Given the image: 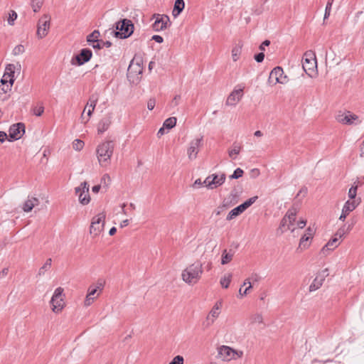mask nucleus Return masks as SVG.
Instances as JSON below:
<instances>
[{
	"label": "nucleus",
	"mask_w": 364,
	"mask_h": 364,
	"mask_svg": "<svg viewBox=\"0 0 364 364\" xmlns=\"http://www.w3.org/2000/svg\"><path fill=\"white\" fill-rule=\"evenodd\" d=\"M203 274V264L196 261L185 269L182 272L183 280L188 284H194L200 279Z\"/></svg>",
	"instance_id": "nucleus-1"
},
{
	"label": "nucleus",
	"mask_w": 364,
	"mask_h": 364,
	"mask_svg": "<svg viewBox=\"0 0 364 364\" xmlns=\"http://www.w3.org/2000/svg\"><path fill=\"white\" fill-rule=\"evenodd\" d=\"M114 143L107 141L100 144L96 150L97 159L101 166H107L113 154Z\"/></svg>",
	"instance_id": "nucleus-2"
},
{
	"label": "nucleus",
	"mask_w": 364,
	"mask_h": 364,
	"mask_svg": "<svg viewBox=\"0 0 364 364\" xmlns=\"http://www.w3.org/2000/svg\"><path fill=\"white\" fill-rule=\"evenodd\" d=\"M114 36L120 39L129 38L134 32V26L131 20L124 18L115 23Z\"/></svg>",
	"instance_id": "nucleus-3"
},
{
	"label": "nucleus",
	"mask_w": 364,
	"mask_h": 364,
	"mask_svg": "<svg viewBox=\"0 0 364 364\" xmlns=\"http://www.w3.org/2000/svg\"><path fill=\"white\" fill-rule=\"evenodd\" d=\"M142 60H137L134 63V59L132 60L129 65L127 70V77L129 81L133 83H138L143 73Z\"/></svg>",
	"instance_id": "nucleus-4"
},
{
	"label": "nucleus",
	"mask_w": 364,
	"mask_h": 364,
	"mask_svg": "<svg viewBox=\"0 0 364 364\" xmlns=\"http://www.w3.org/2000/svg\"><path fill=\"white\" fill-rule=\"evenodd\" d=\"M258 198L257 196H253L250 198L248 200L235 207L232 210H231L226 217V220L230 221L232 219L235 218L243 212H245L249 207H250Z\"/></svg>",
	"instance_id": "nucleus-5"
},
{
	"label": "nucleus",
	"mask_w": 364,
	"mask_h": 364,
	"mask_svg": "<svg viewBox=\"0 0 364 364\" xmlns=\"http://www.w3.org/2000/svg\"><path fill=\"white\" fill-rule=\"evenodd\" d=\"M287 82V77L284 75V70L282 67L274 68L269 74L268 83L270 85H275L277 83L284 84Z\"/></svg>",
	"instance_id": "nucleus-6"
},
{
	"label": "nucleus",
	"mask_w": 364,
	"mask_h": 364,
	"mask_svg": "<svg viewBox=\"0 0 364 364\" xmlns=\"http://www.w3.org/2000/svg\"><path fill=\"white\" fill-rule=\"evenodd\" d=\"M92 57V52L89 48H82L80 53L71 59V64L80 66L90 60Z\"/></svg>",
	"instance_id": "nucleus-7"
},
{
	"label": "nucleus",
	"mask_w": 364,
	"mask_h": 364,
	"mask_svg": "<svg viewBox=\"0 0 364 364\" xmlns=\"http://www.w3.org/2000/svg\"><path fill=\"white\" fill-rule=\"evenodd\" d=\"M226 176L224 173L220 175L216 173L208 176L203 183L205 186L210 189L216 188L225 183Z\"/></svg>",
	"instance_id": "nucleus-8"
},
{
	"label": "nucleus",
	"mask_w": 364,
	"mask_h": 364,
	"mask_svg": "<svg viewBox=\"0 0 364 364\" xmlns=\"http://www.w3.org/2000/svg\"><path fill=\"white\" fill-rule=\"evenodd\" d=\"M105 218V215L103 213H100L92 218L90 228V234L97 236L103 230Z\"/></svg>",
	"instance_id": "nucleus-9"
},
{
	"label": "nucleus",
	"mask_w": 364,
	"mask_h": 364,
	"mask_svg": "<svg viewBox=\"0 0 364 364\" xmlns=\"http://www.w3.org/2000/svg\"><path fill=\"white\" fill-rule=\"evenodd\" d=\"M25 133V124L18 122L11 125L9 129L8 140L14 141L21 138Z\"/></svg>",
	"instance_id": "nucleus-10"
},
{
	"label": "nucleus",
	"mask_w": 364,
	"mask_h": 364,
	"mask_svg": "<svg viewBox=\"0 0 364 364\" xmlns=\"http://www.w3.org/2000/svg\"><path fill=\"white\" fill-rule=\"evenodd\" d=\"M316 64L314 53L311 51L306 52L302 58V67L306 73L310 75L308 71H314V68H316Z\"/></svg>",
	"instance_id": "nucleus-11"
},
{
	"label": "nucleus",
	"mask_w": 364,
	"mask_h": 364,
	"mask_svg": "<svg viewBox=\"0 0 364 364\" xmlns=\"http://www.w3.org/2000/svg\"><path fill=\"white\" fill-rule=\"evenodd\" d=\"M50 16L48 14H44L38 22L36 34L38 38H43L47 36L50 28Z\"/></svg>",
	"instance_id": "nucleus-12"
},
{
	"label": "nucleus",
	"mask_w": 364,
	"mask_h": 364,
	"mask_svg": "<svg viewBox=\"0 0 364 364\" xmlns=\"http://www.w3.org/2000/svg\"><path fill=\"white\" fill-rule=\"evenodd\" d=\"M75 193L78 195L79 201L81 204L87 205L90 203L89 185L86 181L81 183L80 186L75 188Z\"/></svg>",
	"instance_id": "nucleus-13"
},
{
	"label": "nucleus",
	"mask_w": 364,
	"mask_h": 364,
	"mask_svg": "<svg viewBox=\"0 0 364 364\" xmlns=\"http://www.w3.org/2000/svg\"><path fill=\"white\" fill-rule=\"evenodd\" d=\"M218 355L223 360L229 361L232 359H235V355L241 357L243 355V353L242 351L237 353L236 350L229 346H222L218 348Z\"/></svg>",
	"instance_id": "nucleus-14"
},
{
	"label": "nucleus",
	"mask_w": 364,
	"mask_h": 364,
	"mask_svg": "<svg viewBox=\"0 0 364 364\" xmlns=\"http://www.w3.org/2000/svg\"><path fill=\"white\" fill-rule=\"evenodd\" d=\"M154 18L155 21L152 28L155 31L164 30L167 27L168 23L171 24L169 17L167 15L154 14Z\"/></svg>",
	"instance_id": "nucleus-15"
},
{
	"label": "nucleus",
	"mask_w": 364,
	"mask_h": 364,
	"mask_svg": "<svg viewBox=\"0 0 364 364\" xmlns=\"http://www.w3.org/2000/svg\"><path fill=\"white\" fill-rule=\"evenodd\" d=\"M358 117L356 114H352L349 111L346 112H339L336 117V120L343 124H352L353 121L358 119Z\"/></svg>",
	"instance_id": "nucleus-16"
},
{
	"label": "nucleus",
	"mask_w": 364,
	"mask_h": 364,
	"mask_svg": "<svg viewBox=\"0 0 364 364\" xmlns=\"http://www.w3.org/2000/svg\"><path fill=\"white\" fill-rule=\"evenodd\" d=\"M358 204H359V203H356L355 200H347L343 207L342 213L339 217V220L344 221L345 219L346 218L347 215L350 212L354 210L356 208V207L358 205Z\"/></svg>",
	"instance_id": "nucleus-17"
},
{
	"label": "nucleus",
	"mask_w": 364,
	"mask_h": 364,
	"mask_svg": "<svg viewBox=\"0 0 364 364\" xmlns=\"http://www.w3.org/2000/svg\"><path fill=\"white\" fill-rule=\"evenodd\" d=\"M243 95V87L240 89H235L228 97L226 100V105L234 106L237 102L240 100Z\"/></svg>",
	"instance_id": "nucleus-18"
},
{
	"label": "nucleus",
	"mask_w": 364,
	"mask_h": 364,
	"mask_svg": "<svg viewBox=\"0 0 364 364\" xmlns=\"http://www.w3.org/2000/svg\"><path fill=\"white\" fill-rule=\"evenodd\" d=\"M203 140V136L200 139H196L191 141L190 146L188 149V158L191 160H193L196 158L197 154L198 153V148L200 145V143Z\"/></svg>",
	"instance_id": "nucleus-19"
},
{
	"label": "nucleus",
	"mask_w": 364,
	"mask_h": 364,
	"mask_svg": "<svg viewBox=\"0 0 364 364\" xmlns=\"http://www.w3.org/2000/svg\"><path fill=\"white\" fill-rule=\"evenodd\" d=\"M220 306L217 304L213 307L211 311H210L209 314L208 315L206 318V323H204L206 327L210 326L211 324L214 322V318H217L219 316L220 311Z\"/></svg>",
	"instance_id": "nucleus-20"
},
{
	"label": "nucleus",
	"mask_w": 364,
	"mask_h": 364,
	"mask_svg": "<svg viewBox=\"0 0 364 364\" xmlns=\"http://www.w3.org/2000/svg\"><path fill=\"white\" fill-rule=\"evenodd\" d=\"M111 124V117L107 116L103 117L98 123L97 132L98 134H102L108 129Z\"/></svg>",
	"instance_id": "nucleus-21"
},
{
	"label": "nucleus",
	"mask_w": 364,
	"mask_h": 364,
	"mask_svg": "<svg viewBox=\"0 0 364 364\" xmlns=\"http://www.w3.org/2000/svg\"><path fill=\"white\" fill-rule=\"evenodd\" d=\"M314 232V230L310 227L306 229V233L304 234L300 239L299 247L304 249L308 247L309 245L306 243V242H308L309 239L312 238Z\"/></svg>",
	"instance_id": "nucleus-22"
},
{
	"label": "nucleus",
	"mask_w": 364,
	"mask_h": 364,
	"mask_svg": "<svg viewBox=\"0 0 364 364\" xmlns=\"http://www.w3.org/2000/svg\"><path fill=\"white\" fill-rule=\"evenodd\" d=\"M39 203V200L37 198L32 197L25 201L23 205V210L25 212H30L35 205Z\"/></svg>",
	"instance_id": "nucleus-23"
},
{
	"label": "nucleus",
	"mask_w": 364,
	"mask_h": 364,
	"mask_svg": "<svg viewBox=\"0 0 364 364\" xmlns=\"http://www.w3.org/2000/svg\"><path fill=\"white\" fill-rule=\"evenodd\" d=\"M185 8V2L183 0H176L172 11V15L177 17L183 11Z\"/></svg>",
	"instance_id": "nucleus-24"
},
{
	"label": "nucleus",
	"mask_w": 364,
	"mask_h": 364,
	"mask_svg": "<svg viewBox=\"0 0 364 364\" xmlns=\"http://www.w3.org/2000/svg\"><path fill=\"white\" fill-rule=\"evenodd\" d=\"M16 70V65L14 64H8L5 69L4 75L9 77V82L14 84L15 81L14 73Z\"/></svg>",
	"instance_id": "nucleus-25"
},
{
	"label": "nucleus",
	"mask_w": 364,
	"mask_h": 364,
	"mask_svg": "<svg viewBox=\"0 0 364 364\" xmlns=\"http://www.w3.org/2000/svg\"><path fill=\"white\" fill-rule=\"evenodd\" d=\"M338 241L337 237H333L332 239H331L321 249V252L323 253H325L326 251H330L334 250L336 247H338V243H337Z\"/></svg>",
	"instance_id": "nucleus-26"
},
{
	"label": "nucleus",
	"mask_w": 364,
	"mask_h": 364,
	"mask_svg": "<svg viewBox=\"0 0 364 364\" xmlns=\"http://www.w3.org/2000/svg\"><path fill=\"white\" fill-rule=\"evenodd\" d=\"M13 84L9 82V85H0V99L5 101L8 99L7 93L11 90Z\"/></svg>",
	"instance_id": "nucleus-27"
},
{
	"label": "nucleus",
	"mask_w": 364,
	"mask_h": 364,
	"mask_svg": "<svg viewBox=\"0 0 364 364\" xmlns=\"http://www.w3.org/2000/svg\"><path fill=\"white\" fill-rule=\"evenodd\" d=\"M97 101H98V94L94 93V94L91 95L88 100V102L87 103V106L85 107H89V108H92V109H95ZM85 109H86V108H85ZM84 110H85V109H84ZM83 112H85V111H83ZM81 118L84 119V112H82V114L81 115Z\"/></svg>",
	"instance_id": "nucleus-28"
},
{
	"label": "nucleus",
	"mask_w": 364,
	"mask_h": 364,
	"mask_svg": "<svg viewBox=\"0 0 364 364\" xmlns=\"http://www.w3.org/2000/svg\"><path fill=\"white\" fill-rule=\"evenodd\" d=\"M233 256L234 252L231 250L229 252L224 250L222 253L221 264L223 265L228 264L232 259Z\"/></svg>",
	"instance_id": "nucleus-29"
},
{
	"label": "nucleus",
	"mask_w": 364,
	"mask_h": 364,
	"mask_svg": "<svg viewBox=\"0 0 364 364\" xmlns=\"http://www.w3.org/2000/svg\"><path fill=\"white\" fill-rule=\"evenodd\" d=\"M323 282V280H322V278H320L318 275H316V278L309 286V291L311 292L318 289L322 286Z\"/></svg>",
	"instance_id": "nucleus-30"
},
{
	"label": "nucleus",
	"mask_w": 364,
	"mask_h": 364,
	"mask_svg": "<svg viewBox=\"0 0 364 364\" xmlns=\"http://www.w3.org/2000/svg\"><path fill=\"white\" fill-rule=\"evenodd\" d=\"M52 306V311L54 313H59L62 311L64 307L63 299H59L55 301V303H50Z\"/></svg>",
	"instance_id": "nucleus-31"
},
{
	"label": "nucleus",
	"mask_w": 364,
	"mask_h": 364,
	"mask_svg": "<svg viewBox=\"0 0 364 364\" xmlns=\"http://www.w3.org/2000/svg\"><path fill=\"white\" fill-rule=\"evenodd\" d=\"M100 32L99 31L97 30H95L93 31L90 34H89L87 36V41L90 44V43H93V44H95V43H97V41H99V37H100Z\"/></svg>",
	"instance_id": "nucleus-32"
},
{
	"label": "nucleus",
	"mask_w": 364,
	"mask_h": 364,
	"mask_svg": "<svg viewBox=\"0 0 364 364\" xmlns=\"http://www.w3.org/2000/svg\"><path fill=\"white\" fill-rule=\"evenodd\" d=\"M296 209L294 208H292L289 209L284 217H287V221L290 225H293L294 222L296 220Z\"/></svg>",
	"instance_id": "nucleus-33"
},
{
	"label": "nucleus",
	"mask_w": 364,
	"mask_h": 364,
	"mask_svg": "<svg viewBox=\"0 0 364 364\" xmlns=\"http://www.w3.org/2000/svg\"><path fill=\"white\" fill-rule=\"evenodd\" d=\"M291 225H290L287 221V217H284L280 222L279 230H281L282 233L286 231L287 230H291L293 232L294 230V228L291 229Z\"/></svg>",
	"instance_id": "nucleus-34"
},
{
	"label": "nucleus",
	"mask_w": 364,
	"mask_h": 364,
	"mask_svg": "<svg viewBox=\"0 0 364 364\" xmlns=\"http://www.w3.org/2000/svg\"><path fill=\"white\" fill-rule=\"evenodd\" d=\"M103 287H104V283L98 281L96 287H93L91 286L89 288L88 293H87V296L92 297V296H94L95 294V293L97 291L98 289H100V291L102 290Z\"/></svg>",
	"instance_id": "nucleus-35"
},
{
	"label": "nucleus",
	"mask_w": 364,
	"mask_h": 364,
	"mask_svg": "<svg viewBox=\"0 0 364 364\" xmlns=\"http://www.w3.org/2000/svg\"><path fill=\"white\" fill-rule=\"evenodd\" d=\"M176 117H171L164 121L163 126L167 129H171L176 126Z\"/></svg>",
	"instance_id": "nucleus-36"
},
{
	"label": "nucleus",
	"mask_w": 364,
	"mask_h": 364,
	"mask_svg": "<svg viewBox=\"0 0 364 364\" xmlns=\"http://www.w3.org/2000/svg\"><path fill=\"white\" fill-rule=\"evenodd\" d=\"M43 2H44V0H31V6L33 11L35 13L38 12L41 9V7L43 4Z\"/></svg>",
	"instance_id": "nucleus-37"
},
{
	"label": "nucleus",
	"mask_w": 364,
	"mask_h": 364,
	"mask_svg": "<svg viewBox=\"0 0 364 364\" xmlns=\"http://www.w3.org/2000/svg\"><path fill=\"white\" fill-rule=\"evenodd\" d=\"M63 293V288L58 287L57 289H55L50 303H55V301L56 300H58L59 299H63L62 298Z\"/></svg>",
	"instance_id": "nucleus-38"
},
{
	"label": "nucleus",
	"mask_w": 364,
	"mask_h": 364,
	"mask_svg": "<svg viewBox=\"0 0 364 364\" xmlns=\"http://www.w3.org/2000/svg\"><path fill=\"white\" fill-rule=\"evenodd\" d=\"M112 46V43L109 41H103L102 40H100L97 41V43L92 44V48L94 49L100 50L104 46L107 48H109Z\"/></svg>",
	"instance_id": "nucleus-39"
},
{
	"label": "nucleus",
	"mask_w": 364,
	"mask_h": 364,
	"mask_svg": "<svg viewBox=\"0 0 364 364\" xmlns=\"http://www.w3.org/2000/svg\"><path fill=\"white\" fill-rule=\"evenodd\" d=\"M51 264H52V259L51 258L47 259L45 264L39 269L38 275L41 276V275L44 274L45 272L50 268Z\"/></svg>",
	"instance_id": "nucleus-40"
},
{
	"label": "nucleus",
	"mask_w": 364,
	"mask_h": 364,
	"mask_svg": "<svg viewBox=\"0 0 364 364\" xmlns=\"http://www.w3.org/2000/svg\"><path fill=\"white\" fill-rule=\"evenodd\" d=\"M241 49H242V46H236L235 47H234L232 50V60L234 61H237V59L239 58V56L241 53Z\"/></svg>",
	"instance_id": "nucleus-41"
},
{
	"label": "nucleus",
	"mask_w": 364,
	"mask_h": 364,
	"mask_svg": "<svg viewBox=\"0 0 364 364\" xmlns=\"http://www.w3.org/2000/svg\"><path fill=\"white\" fill-rule=\"evenodd\" d=\"M232 274H229L228 276H225L220 279V284L223 288H228L230 283L231 282Z\"/></svg>",
	"instance_id": "nucleus-42"
},
{
	"label": "nucleus",
	"mask_w": 364,
	"mask_h": 364,
	"mask_svg": "<svg viewBox=\"0 0 364 364\" xmlns=\"http://www.w3.org/2000/svg\"><path fill=\"white\" fill-rule=\"evenodd\" d=\"M363 182H358V184L355 186H352L348 191V197L350 199L355 200L356 194H357V188L359 185H361Z\"/></svg>",
	"instance_id": "nucleus-43"
},
{
	"label": "nucleus",
	"mask_w": 364,
	"mask_h": 364,
	"mask_svg": "<svg viewBox=\"0 0 364 364\" xmlns=\"http://www.w3.org/2000/svg\"><path fill=\"white\" fill-rule=\"evenodd\" d=\"M244 171L240 168H237L233 173L229 176L230 179H238L242 176Z\"/></svg>",
	"instance_id": "nucleus-44"
},
{
	"label": "nucleus",
	"mask_w": 364,
	"mask_h": 364,
	"mask_svg": "<svg viewBox=\"0 0 364 364\" xmlns=\"http://www.w3.org/2000/svg\"><path fill=\"white\" fill-rule=\"evenodd\" d=\"M25 51L24 46L21 44L17 45L12 50V54L14 55H18L20 54L23 53Z\"/></svg>",
	"instance_id": "nucleus-45"
},
{
	"label": "nucleus",
	"mask_w": 364,
	"mask_h": 364,
	"mask_svg": "<svg viewBox=\"0 0 364 364\" xmlns=\"http://www.w3.org/2000/svg\"><path fill=\"white\" fill-rule=\"evenodd\" d=\"M43 112H44V107L42 105L35 106L33 108V113L34 115H36L37 117L41 116L42 114L43 113Z\"/></svg>",
	"instance_id": "nucleus-46"
},
{
	"label": "nucleus",
	"mask_w": 364,
	"mask_h": 364,
	"mask_svg": "<svg viewBox=\"0 0 364 364\" xmlns=\"http://www.w3.org/2000/svg\"><path fill=\"white\" fill-rule=\"evenodd\" d=\"M84 146V142L80 139H75L73 143V147L76 151H80Z\"/></svg>",
	"instance_id": "nucleus-47"
},
{
	"label": "nucleus",
	"mask_w": 364,
	"mask_h": 364,
	"mask_svg": "<svg viewBox=\"0 0 364 364\" xmlns=\"http://www.w3.org/2000/svg\"><path fill=\"white\" fill-rule=\"evenodd\" d=\"M333 3V0H328L326 9H325V14H324V19L328 18L330 16L331 6Z\"/></svg>",
	"instance_id": "nucleus-48"
},
{
	"label": "nucleus",
	"mask_w": 364,
	"mask_h": 364,
	"mask_svg": "<svg viewBox=\"0 0 364 364\" xmlns=\"http://www.w3.org/2000/svg\"><path fill=\"white\" fill-rule=\"evenodd\" d=\"M17 18V14L14 11H11L9 13V16L8 18V23L9 25H14V21Z\"/></svg>",
	"instance_id": "nucleus-49"
},
{
	"label": "nucleus",
	"mask_w": 364,
	"mask_h": 364,
	"mask_svg": "<svg viewBox=\"0 0 364 364\" xmlns=\"http://www.w3.org/2000/svg\"><path fill=\"white\" fill-rule=\"evenodd\" d=\"M346 233H347V231L346 230V225H344L337 230L334 237H337L338 240L339 238H341Z\"/></svg>",
	"instance_id": "nucleus-50"
},
{
	"label": "nucleus",
	"mask_w": 364,
	"mask_h": 364,
	"mask_svg": "<svg viewBox=\"0 0 364 364\" xmlns=\"http://www.w3.org/2000/svg\"><path fill=\"white\" fill-rule=\"evenodd\" d=\"M184 359L181 355L175 356L168 364H183Z\"/></svg>",
	"instance_id": "nucleus-51"
},
{
	"label": "nucleus",
	"mask_w": 364,
	"mask_h": 364,
	"mask_svg": "<svg viewBox=\"0 0 364 364\" xmlns=\"http://www.w3.org/2000/svg\"><path fill=\"white\" fill-rule=\"evenodd\" d=\"M241 149V146L236 145L235 144H233V149L230 151H229V156L230 157H232L233 155H237L240 153Z\"/></svg>",
	"instance_id": "nucleus-52"
},
{
	"label": "nucleus",
	"mask_w": 364,
	"mask_h": 364,
	"mask_svg": "<svg viewBox=\"0 0 364 364\" xmlns=\"http://www.w3.org/2000/svg\"><path fill=\"white\" fill-rule=\"evenodd\" d=\"M254 59L257 63H262L264 59V53L263 52H260L259 53H257L254 56Z\"/></svg>",
	"instance_id": "nucleus-53"
},
{
	"label": "nucleus",
	"mask_w": 364,
	"mask_h": 364,
	"mask_svg": "<svg viewBox=\"0 0 364 364\" xmlns=\"http://www.w3.org/2000/svg\"><path fill=\"white\" fill-rule=\"evenodd\" d=\"M156 105V100L154 98H151L147 102V108L149 110H152Z\"/></svg>",
	"instance_id": "nucleus-54"
},
{
	"label": "nucleus",
	"mask_w": 364,
	"mask_h": 364,
	"mask_svg": "<svg viewBox=\"0 0 364 364\" xmlns=\"http://www.w3.org/2000/svg\"><path fill=\"white\" fill-rule=\"evenodd\" d=\"M181 100V95H176L173 99L172 100L171 102V107H176L178 105V102Z\"/></svg>",
	"instance_id": "nucleus-55"
},
{
	"label": "nucleus",
	"mask_w": 364,
	"mask_h": 364,
	"mask_svg": "<svg viewBox=\"0 0 364 364\" xmlns=\"http://www.w3.org/2000/svg\"><path fill=\"white\" fill-rule=\"evenodd\" d=\"M320 278H322V280H325V278L328 276V269L326 268L323 269L321 272L317 274Z\"/></svg>",
	"instance_id": "nucleus-56"
},
{
	"label": "nucleus",
	"mask_w": 364,
	"mask_h": 364,
	"mask_svg": "<svg viewBox=\"0 0 364 364\" xmlns=\"http://www.w3.org/2000/svg\"><path fill=\"white\" fill-rule=\"evenodd\" d=\"M94 299H95L94 297L86 296V298L84 301L85 306H90L93 302Z\"/></svg>",
	"instance_id": "nucleus-57"
},
{
	"label": "nucleus",
	"mask_w": 364,
	"mask_h": 364,
	"mask_svg": "<svg viewBox=\"0 0 364 364\" xmlns=\"http://www.w3.org/2000/svg\"><path fill=\"white\" fill-rule=\"evenodd\" d=\"M6 139H8V135L5 132L0 131V144L5 141Z\"/></svg>",
	"instance_id": "nucleus-58"
},
{
	"label": "nucleus",
	"mask_w": 364,
	"mask_h": 364,
	"mask_svg": "<svg viewBox=\"0 0 364 364\" xmlns=\"http://www.w3.org/2000/svg\"><path fill=\"white\" fill-rule=\"evenodd\" d=\"M151 39L159 43H161L164 41L163 37L159 35H154Z\"/></svg>",
	"instance_id": "nucleus-59"
},
{
	"label": "nucleus",
	"mask_w": 364,
	"mask_h": 364,
	"mask_svg": "<svg viewBox=\"0 0 364 364\" xmlns=\"http://www.w3.org/2000/svg\"><path fill=\"white\" fill-rule=\"evenodd\" d=\"M307 192H308V189L306 186H303L300 191H299V193H297L296 198L299 197L300 196V194H303V196H305L306 194H307Z\"/></svg>",
	"instance_id": "nucleus-60"
},
{
	"label": "nucleus",
	"mask_w": 364,
	"mask_h": 364,
	"mask_svg": "<svg viewBox=\"0 0 364 364\" xmlns=\"http://www.w3.org/2000/svg\"><path fill=\"white\" fill-rule=\"evenodd\" d=\"M9 77L6 76V75L4 74L2 79L0 81V85H9Z\"/></svg>",
	"instance_id": "nucleus-61"
},
{
	"label": "nucleus",
	"mask_w": 364,
	"mask_h": 364,
	"mask_svg": "<svg viewBox=\"0 0 364 364\" xmlns=\"http://www.w3.org/2000/svg\"><path fill=\"white\" fill-rule=\"evenodd\" d=\"M269 44H270V41H269V40H265V41H264L262 43V44L259 46V50H264V47H265V46H269Z\"/></svg>",
	"instance_id": "nucleus-62"
},
{
	"label": "nucleus",
	"mask_w": 364,
	"mask_h": 364,
	"mask_svg": "<svg viewBox=\"0 0 364 364\" xmlns=\"http://www.w3.org/2000/svg\"><path fill=\"white\" fill-rule=\"evenodd\" d=\"M264 11V8H263V6H261L258 8H256L254 11H253V13L255 14V15H260L262 14Z\"/></svg>",
	"instance_id": "nucleus-63"
},
{
	"label": "nucleus",
	"mask_w": 364,
	"mask_h": 364,
	"mask_svg": "<svg viewBox=\"0 0 364 364\" xmlns=\"http://www.w3.org/2000/svg\"><path fill=\"white\" fill-rule=\"evenodd\" d=\"M259 170L257 168H253L251 170V176L253 178H256L259 175Z\"/></svg>",
	"instance_id": "nucleus-64"
}]
</instances>
